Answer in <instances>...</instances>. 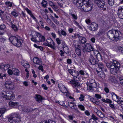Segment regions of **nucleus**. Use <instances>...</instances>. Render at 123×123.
Listing matches in <instances>:
<instances>
[{"instance_id":"nucleus-25","label":"nucleus","mask_w":123,"mask_h":123,"mask_svg":"<svg viewBox=\"0 0 123 123\" xmlns=\"http://www.w3.org/2000/svg\"><path fill=\"white\" fill-rule=\"evenodd\" d=\"M98 65L99 68L100 69V70L99 71H98V70H97L96 71L98 72V73H99L104 68V66L103 64L101 62H100L98 64Z\"/></svg>"},{"instance_id":"nucleus-55","label":"nucleus","mask_w":123,"mask_h":123,"mask_svg":"<svg viewBox=\"0 0 123 123\" xmlns=\"http://www.w3.org/2000/svg\"><path fill=\"white\" fill-rule=\"evenodd\" d=\"M31 40L32 41L35 42H38V40L37 39H35L34 38V37L32 36V37L31 38Z\"/></svg>"},{"instance_id":"nucleus-28","label":"nucleus","mask_w":123,"mask_h":123,"mask_svg":"<svg viewBox=\"0 0 123 123\" xmlns=\"http://www.w3.org/2000/svg\"><path fill=\"white\" fill-rule=\"evenodd\" d=\"M13 4V2L8 1H6L5 3V5L8 7H11Z\"/></svg>"},{"instance_id":"nucleus-39","label":"nucleus","mask_w":123,"mask_h":123,"mask_svg":"<svg viewBox=\"0 0 123 123\" xmlns=\"http://www.w3.org/2000/svg\"><path fill=\"white\" fill-rule=\"evenodd\" d=\"M77 83V80H76L75 79H74L70 81V84H72L73 85H77L76 84Z\"/></svg>"},{"instance_id":"nucleus-40","label":"nucleus","mask_w":123,"mask_h":123,"mask_svg":"<svg viewBox=\"0 0 123 123\" xmlns=\"http://www.w3.org/2000/svg\"><path fill=\"white\" fill-rule=\"evenodd\" d=\"M78 107L81 110L84 111L85 110L84 106L83 105H82L80 104L78 105Z\"/></svg>"},{"instance_id":"nucleus-9","label":"nucleus","mask_w":123,"mask_h":123,"mask_svg":"<svg viewBox=\"0 0 123 123\" xmlns=\"http://www.w3.org/2000/svg\"><path fill=\"white\" fill-rule=\"evenodd\" d=\"M89 29L91 31H94L97 30L98 25L94 22H92L89 25Z\"/></svg>"},{"instance_id":"nucleus-30","label":"nucleus","mask_w":123,"mask_h":123,"mask_svg":"<svg viewBox=\"0 0 123 123\" xmlns=\"http://www.w3.org/2000/svg\"><path fill=\"white\" fill-rule=\"evenodd\" d=\"M22 110L25 112H27L28 111V107L26 106H22L21 107Z\"/></svg>"},{"instance_id":"nucleus-41","label":"nucleus","mask_w":123,"mask_h":123,"mask_svg":"<svg viewBox=\"0 0 123 123\" xmlns=\"http://www.w3.org/2000/svg\"><path fill=\"white\" fill-rule=\"evenodd\" d=\"M99 73H99H98V74H99V76L102 78H104L105 76V74L103 72H101V74H99Z\"/></svg>"},{"instance_id":"nucleus-6","label":"nucleus","mask_w":123,"mask_h":123,"mask_svg":"<svg viewBox=\"0 0 123 123\" xmlns=\"http://www.w3.org/2000/svg\"><path fill=\"white\" fill-rule=\"evenodd\" d=\"M106 65L108 68L110 69V71L111 73L113 74L116 75L119 70L118 68H115L113 66V62H107L106 64Z\"/></svg>"},{"instance_id":"nucleus-23","label":"nucleus","mask_w":123,"mask_h":123,"mask_svg":"<svg viewBox=\"0 0 123 123\" xmlns=\"http://www.w3.org/2000/svg\"><path fill=\"white\" fill-rule=\"evenodd\" d=\"M97 111L96 112L98 116L101 118H103L105 117V115L100 111L98 110L97 109Z\"/></svg>"},{"instance_id":"nucleus-22","label":"nucleus","mask_w":123,"mask_h":123,"mask_svg":"<svg viewBox=\"0 0 123 123\" xmlns=\"http://www.w3.org/2000/svg\"><path fill=\"white\" fill-rule=\"evenodd\" d=\"M108 80L110 82L114 83L116 81V79L113 76H110L109 77Z\"/></svg>"},{"instance_id":"nucleus-13","label":"nucleus","mask_w":123,"mask_h":123,"mask_svg":"<svg viewBox=\"0 0 123 123\" xmlns=\"http://www.w3.org/2000/svg\"><path fill=\"white\" fill-rule=\"evenodd\" d=\"M84 48L85 50L88 52H91L94 50V48L89 43H86L85 44Z\"/></svg>"},{"instance_id":"nucleus-60","label":"nucleus","mask_w":123,"mask_h":123,"mask_svg":"<svg viewBox=\"0 0 123 123\" xmlns=\"http://www.w3.org/2000/svg\"><path fill=\"white\" fill-rule=\"evenodd\" d=\"M51 26L52 27V28H53L54 30H55L56 29V27L55 25L52 22Z\"/></svg>"},{"instance_id":"nucleus-24","label":"nucleus","mask_w":123,"mask_h":123,"mask_svg":"<svg viewBox=\"0 0 123 123\" xmlns=\"http://www.w3.org/2000/svg\"><path fill=\"white\" fill-rule=\"evenodd\" d=\"M12 70H13V74L17 76L19 75L20 71L18 69L15 68H12Z\"/></svg>"},{"instance_id":"nucleus-51","label":"nucleus","mask_w":123,"mask_h":123,"mask_svg":"<svg viewBox=\"0 0 123 123\" xmlns=\"http://www.w3.org/2000/svg\"><path fill=\"white\" fill-rule=\"evenodd\" d=\"M84 96L82 94L80 95V97H79V99L80 101H83L84 100Z\"/></svg>"},{"instance_id":"nucleus-26","label":"nucleus","mask_w":123,"mask_h":123,"mask_svg":"<svg viewBox=\"0 0 123 123\" xmlns=\"http://www.w3.org/2000/svg\"><path fill=\"white\" fill-rule=\"evenodd\" d=\"M57 33L60 36H61L62 35L65 36L67 35L66 32L64 30H62L61 31H58Z\"/></svg>"},{"instance_id":"nucleus-48","label":"nucleus","mask_w":123,"mask_h":123,"mask_svg":"<svg viewBox=\"0 0 123 123\" xmlns=\"http://www.w3.org/2000/svg\"><path fill=\"white\" fill-rule=\"evenodd\" d=\"M117 49L120 52H121L122 54H123V48L119 47H118Z\"/></svg>"},{"instance_id":"nucleus-38","label":"nucleus","mask_w":123,"mask_h":123,"mask_svg":"<svg viewBox=\"0 0 123 123\" xmlns=\"http://www.w3.org/2000/svg\"><path fill=\"white\" fill-rule=\"evenodd\" d=\"M108 3L110 5L113 6L115 3L114 0H108Z\"/></svg>"},{"instance_id":"nucleus-52","label":"nucleus","mask_w":123,"mask_h":123,"mask_svg":"<svg viewBox=\"0 0 123 123\" xmlns=\"http://www.w3.org/2000/svg\"><path fill=\"white\" fill-rule=\"evenodd\" d=\"M92 119L94 120H97L98 119V117H96L94 114H92Z\"/></svg>"},{"instance_id":"nucleus-37","label":"nucleus","mask_w":123,"mask_h":123,"mask_svg":"<svg viewBox=\"0 0 123 123\" xmlns=\"http://www.w3.org/2000/svg\"><path fill=\"white\" fill-rule=\"evenodd\" d=\"M21 63L22 65L24 67L27 66H28L29 65V64L27 63V62L26 61L23 60L21 62Z\"/></svg>"},{"instance_id":"nucleus-49","label":"nucleus","mask_w":123,"mask_h":123,"mask_svg":"<svg viewBox=\"0 0 123 123\" xmlns=\"http://www.w3.org/2000/svg\"><path fill=\"white\" fill-rule=\"evenodd\" d=\"M79 73L80 74H81L82 75H84L85 74L84 72L82 70H80L79 71V72L78 73V75H77V77L79 76Z\"/></svg>"},{"instance_id":"nucleus-57","label":"nucleus","mask_w":123,"mask_h":123,"mask_svg":"<svg viewBox=\"0 0 123 123\" xmlns=\"http://www.w3.org/2000/svg\"><path fill=\"white\" fill-rule=\"evenodd\" d=\"M54 11H57L58 10V9L57 6L55 5L52 7Z\"/></svg>"},{"instance_id":"nucleus-20","label":"nucleus","mask_w":123,"mask_h":123,"mask_svg":"<svg viewBox=\"0 0 123 123\" xmlns=\"http://www.w3.org/2000/svg\"><path fill=\"white\" fill-rule=\"evenodd\" d=\"M9 67L10 66L8 64L1 65V66H0V69L2 70H6L9 68Z\"/></svg>"},{"instance_id":"nucleus-29","label":"nucleus","mask_w":123,"mask_h":123,"mask_svg":"<svg viewBox=\"0 0 123 123\" xmlns=\"http://www.w3.org/2000/svg\"><path fill=\"white\" fill-rule=\"evenodd\" d=\"M6 89H14L15 88L14 85H4Z\"/></svg>"},{"instance_id":"nucleus-45","label":"nucleus","mask_w":123,"mask_h":123,"mask_svg":"<svg viewBox=\"0 0 123 123\" xmlns=\"http://www.w3.org/2000/svg\"><path fill=\"white\" fill-rule=\"evenodd\" d=\"M96 58L97 60L101 59H102V56L101 54L100 53H99L96 56Z\"/></svg>"},{"instance_id":"nucleus-2","label":"nucleus","mask_w":123,"mask_h":123,"mask_svg":"<svg viewBox=\"0 0 123 123\" xmlns=\"http://www.w3.org/2000/svg\"><path fill=\"white\" fill-rule=\"evenodd\" d=\"M122 35L121 32L117 30H110L107 33V35L108 37L115 41H119Z\"/></svg>"},{"instance_id":"nucleus-31","label":"nucleus","mask_w":123,"mask_h":123,"mask_svg":"<svg viewBox=\"0 0 123 123\" xmlns=\"http://www.w3.org/2000/svg\"><path fill=\"white\" fill-rule=\"evenodd\" d=\"M64 51L67 54H68L69 52V49L67 46L64 47L63 48Z\"/></svg>"},{"instance_id":"nucleus-58","label":"nucleus","mask_w":123,"mask_h":123,"mask_svg":"<svg viewBox=\"0 0 123 123\" xmlns=\"http://www.w3.org/2000/svg\"><path fill=\"white\" fill-rule=\"evenodd\" d=\"M12 71L13 70H12L11 69H9L8 70L7 72L9 74L12 75V74H13Z\"/></svg>"},{"instance_id":"nucleus-14","label":"nucleus","mask_w":123,"mask_h":123,"mask_svg":"<svg viewBox=\"0 0 123 123\" xmlns=\"http://www.w3.org/2000/svg\"><path fill=\"white\" fill-rule=\"evenodd\" d=\"M117 14L119 18L123 19V8L121 7L118 9Z\"/></svg>"},{"instance_id":"nucleus-61","label":"nucleus","mask_w":123,"mask_h":123,"mask_svg":"<svg viewBox=\"0 0 123 123\" xmlns=\"http://www.w3.org/2000/svg\"><path fill=\"white\" fill-rule=\"evenodd\" d=\"M43 67L41 65H39L38 68V69L40 70H41L42 72H43Z\"/></svg>"},{"instance_id":"nucleus-27","label":"nucleus","mask_w":123,"mask_h":123,"mask_svg":"<svg viewBox=\"0 0 123 123\" xmlns=\"http://www.w3.org/2000/svg\"><path fill=\"white\" fill-rule=\"evenodd\" d=\"M111 94L112 98L113 100L116 101V99H117L119 97L117 96L116 94L113 92L111 93Z\"/></svg>"},{"instance_id":"nucleus-53","label":"nucleus","mask_w":123,"mask_h":123,"mask_svg":"<svg viewBox=\"0 0 123 123\" xmlns=\"http://www.w3.org/2000/svg\"><path fill=\"white\" fill-rule=\"evenodd\" d=\"M76 42L77 41L76 40H74L73 41V45L76 48V50H77V47H76Z\"/></svg>"},{"instance_id":"nucleus-42","label":"nucleus","mask_w":123,"mask_h":123,"mask_svg":"<svg viewBox=\"0 0 123 123\" xmlns=\"http://www.w3.org/2000/svg\"><path fill=\"white\" fill-rule=\"evenodd\" d=\"M11 14L14 16L15 17H17L18 15V13L14 11H12L11 12Z\"/></svg>"},{"instance_id":"nucleus-54","label":"nucleus","mask_w":123,"mask_h":123,"mask_svg":"<svg viewBox=\"0 0 123 123\" xmlns=\"http://www.w3.org/2000/svg\"><path fill=\"white\" fill-rule=\"evenodd\" d=\"M104 91L106 93H108L109 92V88L107 87L106 86H105L104 89Z\"/></svg>"},{"instance_id":"nucleus-36","label":"nucleus","mask_w":123,"mask_h":123,"mask_svg":"<svg viewBox=\"0 0 123 123\" xmlns=\"http://www.w3.org/2000/svg\"><path fill=\"white\" fill-rule=\"evenodd\" d=\"M40 123H56L55 121L51 120L42 121Z\"/></svg>"},{"instance_id":"nucleus-47","label":"nucleus","mask_w":123,"mask_h":123,"mask_svg":"<svg viewBox=\"0 0 123 123\" xmlns=\"http://www.w3.org/2000/svg\"><path fill=\"white\" fill-rule=\"evenodd\" d=\"M91 52H93L94 53V54L96 56L99 53L98 50H94H94L93 51H92Z\"/></svg>"},{"instance_id":"nucleus-4","label":"nucleus","mask_w":123,"mask_h":123,"mask_svg":"<svg viewBox=\"0 0 123 123\" xmlns=\"http://www.w3.org/2000/svg\"><path fill=\"white\" fill-rule=\"evenodd\" d=\"M78 37V43L77 45V55L80 56L81 55V50H82L83 46L81 44L85 43L86 42V38L80 36L79 34H77Z\"/></svg>"},{"instance_id":"nucleus-35","label":"nucleus","mask_w":123,"mask_h":123,"mask_svg":"<svg viewBox=\"0 0 123 123\" xmlns=\"http://www.w3.org/2000/svg\"><path fill=\"white\" fill-rule=\"evenodd\" d=\"M6 92L4 91L0 93V95L3 98H5L6 99Z\"/></svg>"},{"instance_id":"nucleus-50","label":"nucleus","mask_w":123,"mask_h":123,"mask_svg":"<svg viewBox=\"0 0 123 123\" xmlns=\"http://www.w3.org/2000/svg\"><path fill=\"white\" fill-rule=\"evenodd\" d=\"M109 106L112 108V110H115L116 108L114 104H111V103L109 105Z\"/></svg>"},{"instance_id":"nucleus-17","label":"nucleus","mask_w":123,"mask_h":123,"mask_svg":"<svg viewBox=\"0 0 123 123\" xmlns=\"http://www.w3.org/2000/svg\"><path fill=\"white\" fill-rule=\"evenodd\" d=\"M60 90L62 92L66 93L68 92L67 89L64 85H58Z\"/></svg>"},{"instance_id":"nucleus-44","label":"nucleus","mask_w":123,"mask_h":123,"mask_svg":"<svg viewBox=\"0 0 123 123\" xmlns=\"http://www.w3.org/2000/svg\"><path fill=\"white\" fill-rule=\"evenodd\" d=\"M6 28L5 25L3 24L0 25V29L1 30H4Z\"/></svg>"},{"instance_id":"nucleus-15","label":"nucleus","mask_w":123,"mask_h":123,"mask_svg":"<svg viewBox=\"0 0 123 123\" xmlns=\"http://www.w3.org/2000/svg\"><path fill=\"white\" fill-rule=\"evenodd\" d=\"M33 61L36 64L40 65L42 63L41 59L37 57H34L33 59Z\"/></svg>"},{"instance_id":"nucleus-63","label":"nucleus","mask_w":123,"mask_h":123,"mask_svg":"<svg viewBox=\"0 0 123 123\" xmlns=\"http://www.w3.org/2000/svg\"><path fill=\"white\" fill-rule=\"evenodd\" d=\"M56 41L57 42V44L58 45H59L62 42V41H61L58 38H57L56 39Z\"/></svg>"},{"instance_id":"nucleus-21","label":"nucleus","mask_w":123,"mask_h":123,"mask_svg":"<svg viewBox=\"0 0 123 123\" xmlns=\"http://www.w3.org/2000/svg\"><path fill=\"white\" fill-rule=\"evenodd\" d=\"M9 105L10 106L12 107L16 106L19 105L18 103L17 102L10 101L9 102Z\"/></svg>"},{"instance_id":"nucleus-32","label":"nucleus","mask_w":123,"mask_h":123,"mask_svg":"<svg viewBox=\"0 0 123 123\" xmlns=\"http://www.w3.org/2000/svg\"><path fill=\"white\" fill-rule=\"evenodd\" d=\"M41 4L43 7L45 8L47 4V2L45 0H43L41 2Z\"/></svg>"},{"instance_id":"nucleus-34","label":"nucleus","mask_w":123,"mask_h":123,"mask_svg":"<svg viewBox=\"0 0 123 123\" xmlns=\"http://www.w3.org/2000/svg\"><path fill=\"white\" fill-rule=\"evenodd\" d=\"M6 111V109L5 108L0 109V117Z\"/></svg>"},{"instance_id":"nucleus-1","label":"nucleus","mask_w":123,"mask_h":123,"mask_svg":"<svg viewBox=\"0 0 123 123\" xmlns=\"http://www.w3.org/2000/svg\"><path fill=\"white\" fill-rule=\"evenodd\" d=\"M89 1V0H77V7H78V9L86 12L90 11L92 7Z\"/></svg>"},{"instance_id":"nucleus-5","label":"nucleus","mask_w":123,"mask_h":123,"mask_svg":"<svg viewBox=\"0 0 123 123\" xmlns=\"http://www.w3.org/2000/svg\"><path fill=\"white\" fill-rule=\"evenodd\" d=\"M8 121L11 123H18L21 120L19 115L16 114H12L8 118Z\"/></svg>"},{"instance_id":"nucleus-43","label":"nucleus","mask_w":123,"mask_h":123,"mask_svg":"<svg viewBox=\"0 0 123 123\" xmlns=\"http://www.w3.org/2000/svg\"><path fill=\"white\" fill-rule=\"evenodd\" d=\"M4 13V12L3 11H2L1 10H0V17L1 18V19L4 22L5 21V19L2 16V15Z\"/></svg>"},{"instance_id":"nucleus-10","label":"nucleus","mask_w":123,"mask_h":123,"mask_svg":"<svg viewBox=\"0 0 123 123\" xmlns=\"http://www.w3.org/2000/svg\"><path fill=\"white\" fill-rule=\"evenodd\" d=\"M46 42L49 45V47H51L54 49H55V46L53 40L50 38H48L47 39Z\"/></svg>"},{"instance_id":"nucleus-11","label":"nucleus","mask_w":123,"mask_h":123,"mask_svg":"<svg viewBox=\"0 0 123 123\" xmlns=\"http://www.w3.org/2000/svg\"><path fill=\"white\" fill-rule=\"evenodd\" d=\"M89 61L92 65H95L97 64L99 60H97L94 58L92 55H91L89 59Z\"/></svg>"},{"instance_id":"nucleus-12","label":"nucleus","mask_w":123,"mask_h":123,"mask_svg":"<svg viewBox=\"0 0 123 123\" xmlns=\"http://www.w3.org/2000/svg\"><path fill=\"white\" fill-rule=\"evenodd\" d=\"M36 34L37 37L38 38V42H44L45 39L43 36L41 34L37 32H36Z\"/></svg>"},{"instance_id":"nucleus-56","label":"nucleus","mask_w":123,"mask_h":123,"mask_svg":"<svg viewBox=\"0 0 123 123\" xmlns=\"http://www.w3.org/2000/svg\"><path fill=\"white\" fill-rule=\"evenodd\" d=\"M95 96L98 99H101V96L100 95L98 94H95Z\"/></svg>"},{"instance_id":"nucleus-59","label":"nucleus","mask_w":123,"mask_h":123,"mask_svg":"<svg viewBox=\"0 0 123 123\" xmlns=\"http://www.w3.org/2000/svg\"><path fill=\"white\" fill-rule=\"evenodd\" d=\"M12 83L11 81L10 80H8L6 82L5 85H11Z\"/></svg>"},{"instance_id":"nucleus-16","label":"nucleus","mask_w":123,"mask_h":123,"mask_svg":"<svg viewBox=\"0 0 123 123\" xmlns=\"http://www.w3.org/2000/svg\"><path fill=\"white\" fill-rule=\"evenodd\" d=\"M35 98L37 101L40 103L42 100H43L44 98L39 95L36 94L35 96Z\"/></svg>"},{"instance_id":"nucleus-64","label":"nucleus","mask_w":123,"mask_h":123,"mask_svg":"<svg viewBox=\"0 0 123 123\" xmlns=\"http://www.w3.org/2000/svg\"><path fill=\"white\" fill-rule=\"evenodd\" d=\"M49 4L52 7L54 6L55 5V3L51 1H49Z\"/></svg>"},{"instance_id":"nucleus-8","label":"nucleus","mask_w":123,"mask_h":123,"mask_svg":"<svg viewBox=\"0 0 123 123\" xmlns=\"http://www.w3.org/2000/svg\"><path fill=\"white\" fill-rule=\"evenodd\" d=\"M15 98V95L12 91H8L6 92V100H12Z\"/></svg>"},{"instance_id":"nucleus-3","label":"nucleus","mask_w":123,"mask_h":123,"mask_svg":"<svg viewBox=\"0 0 123 123\" xmlns=\"http://www.w3.org/2000/svg\"><path fill=\"white\" fill-rule=\"evenodd\" d=\"M9 40L13 45L18 47H21L23 43L22 38L18 35L10 37Z\"/></svg>"},{"instance_id":"nucleus-18","label":"nucleus","mask_w":123,"mask_h":123,"mask_svg":"<svg viewBox=\"0 0 123 123\" xmlns=\"http://www.w3.org/2000/svg\"><path fill=\"white\" fill-rule=\"evenodd\" d=\"M69 106L72 109L76 110L77 107L75 104L73 102H69L68 104Z\"/></svg>"},{"instance_id":"nucleus-7","label":"nucleus","mask_w":123,"mask_h":123,"mask_svg":"<svg viewBox=\"0 0 123 123\" xmlns=\"http://www.w3.org/2000/svg\"><path fill=\"white\" fill-rule=\"evenodd\" d=\"M94 2L99 8H103V10L104 11L106 10V8L104 7L105 4V2L103 0H94Z\"/></svg>"},{"instance_id":"nucleus-19","label":"nucleus","mask_w":123,"mask_h":123,"mask_svg":"<svg viewBox=\"0 0 123 123\" xmlns=\"http://www.w3.org/2000/svg\"><path fill=\"white\" fill-rule=\"evenodd\" d=\"M112 62L113 63V66L115 67V68H118L120 67V63L117 61L116 60H113Z\"/></svg>"},{"instance_id":"nucleus-33","label":"nucleus","mask_w":123,"mask_h":123,"mask_svg":"<svg viewBox=\"0 0 123 123\" xmlns=\"http://www.w3.org/2000/svg\"><path fill=\"white\" fill-rule=\"evenodd\" d=\"M11 27L15 32L17 31L18 30V29L17 26L14 24H12Z\"/></svg>"},{"instance_id":"nucleus-46","label":"nucleus","mask_w":123,"mask_h":123,"mask_svg":"<svg viewBox=\"0 0 123 123\" xmlns=\"http://www.w3.org/2000/svg\"><path fill=\"white\" fill-rule=\"evenodd\" d=\"M25 10L27 11V13L30 15V16L32 14L31 11L30 10H29L28 8H25Z\"/></svg>"},{"instance_id":"nucleus-62","label":"nucleus","mask_w":123,"mask_h":123,"mask_svg":"<svg viewBox=\"0 0 123 123\" xmlns=\"http://www.w3.org/2000/svg\"><path fill=\"white\" fill-rule=\"evenodd\" d=\"M6 39L5 38L2 37H0V41L2 42L3 43L5 41Z\"/></svg>"}]
</instances>
